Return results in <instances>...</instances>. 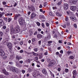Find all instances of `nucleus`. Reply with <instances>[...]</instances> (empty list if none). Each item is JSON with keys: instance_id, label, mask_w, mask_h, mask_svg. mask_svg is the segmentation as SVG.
<instances>
[{"instance_id": "nucleus-1", "label": "nucleus", "mask_w": 78, "mask_h": 78, "mask_svg": "<svg viewBox=\"0 0 78 78\" xmlns=\"http://www.w3.org/2000/svg\"><path fill=\"white\" fill-rule=\"evenodd\" d=\"M10 69L11 71L14 72V73H18V70L16 68L11 67L10 68Z\"/></svg>"}, {"instance_id": "nucleus-2", "label": "nucleus", "mask_w": 78, "mask_h": 78, "mask_svg": "<svg viewBox=\"0 0 78 78\" xmlns=\"http://www.w3.org/2000/svg\"><path fill=\"white\" fill-rule=\"evenodd\" d=\"M6 45L8 46L9 48V51H11V50H12V44L10 42L7 43Z\"/></svg>"}, {"instance_id": "nucleus-3", "label": "nucleus", "mask_w": 78, "mask_h": 78, "mask_svg": "<svg viewBox=\"0 0 78 78\" xmlns=\"http://www.w3.org/2000/svg\"><path fill=\"white\" fill-rule=\"evenodd\" d=\"M78 0H69V2L70 3V5H74L76 3Z\"/></svg>"}, {"instance_id": "nucleus-4", "label": "nucleus", "mask_w": 78, "mask_h": 78, "mask_svg": "<svg viewBox=\"0 0 78 78\" xmlns=\"http://www.w3.org/2000/svg\"><path fill=\"white\" fill-rule=\"evenodd\" d=\"M0 55L1 56H5V53L2 49H0Z\"/></svg>"}, {"instance_id": "nucleus-5", "label": "nucleus", "mask_w": 78, "mask_h": 78, "mask_svg": "<svg viewBox=\"0 0 78 78\" xmlns=\"http://www.w3.org/2000/svg\"><path fill=\"white\" fill-rule=\"evenodd\" d=\"M73 78H75L77 75V72L76 70H74L73 72Z\"/></svg>"}, {"instance_id": "nucleus-6", "label": "nucleus", "mask_w": 78, "mask_h": 78, "mask_svg": "<svg viewBox=\"0 0 78 78\" xmlns=\"http://www.w3.org/2000/svg\"><path fill=\"white\" fill-rule=\"evenodd\" d=\"M36 16V14L34 12L32 13L30 16L31 19H33Z\"/></svg>"}, {"instance_id": "nucleus-7", "label": "nucleus", "mask_w": 78, "mask_h": 78, "mask_svg": "<svg viewBox=\"0 0 78 78\" xmlns=\"http://www.w3.org/2000/svg\"><path fill=\"white\" fill-rule=\"evenodd\" d=\"M20 25L21 26L23 25V23H24L25 21H24V19L22 17H21L20 18Z\"/></svg>"}, {"instance_id": "nucleus-8", "label": "nucleus", "mask_w": 78, "mask_h": 78, "mask_svg": "<svg viewBox=\"0 0 78 78\" xmlns=\"http://www.w3.org/2000/svg\"><path fill=\"white\" fill-rule=\"evenodd\" d=\"M69 6V4H64V8L65 10H67L68 9V6Z\"/></svg>"}, {"instance_id": "nucleus-9", "label": "nucleus", "mask_w": 78, "mask_h": 78, "mask_svg": "<svg viewBox=\"0 0 78 78\" xmlns=\"http://www.w3.org/2000/svg\"><path fill=\"white\" fill-rule=\"evenodd\" d=\"M70 9L71 10H72V11H74L76 10V6H72L70 7Z\"/></svg>"}, {"instance_id": "nucleus-10", "label": "nucleus", "mask_w": 78, "mask_h": 78, "mask_svg": "<svg viewBox=\"0 0 78 78\" xmlns=\"http://www.w3.org/2000/svg\"><path fill=\"white\" fill-rule=\"evenodd\" d=\"M20 17V14L15 15L14 19L15 20H17L18 18Z\"/></svg>"}, {"instance_id": "nucleus-11", "label": "nucleus", "mask_w": 78, "mask_h": 78, "mask_svg": "<svg viewBox=\"0 0 78 78\" xmlns=\"http://www.w3.org/2000/svg\"><path fill=\"white\" fill-rule=\"evenodd\" d=\"M4 25V22L3 20L0 19V26H3Z\"/></svg>"}, {"instance_id": "nucleus-12", "label": "nucleus", "mask_w": 78, "mask_h": 78, "mask_svg": "<svg viewBox=\"0 0 78 78\" xmlns=\"http://www.w3.org/2000/svg\"><path fill=\"white\" fill-rule=\"evenodd\" d=\"M43 36L42 35H41V34H38L37 35V37L38 39H41V38H42Z\"/></svg>"}, {"instance_id": "nucleus-13", "label": "nucleus", "mask_w": 78, "mask_h": 78, "mask_svg": "<svg viewBox=\"0 0 78 78\" xmlns=\"http://www.w3.org/2000/svg\"><path fill=\"white\" fill-rule=\"evenodd\" d=\"M70 19H72V20L73 21H74V22H76V18L72 16H71L70 17Z\"/></svg>"}, {"instance_id": "nucleus-14", "label": "nucleus", "mask_w": 78, "mask_h": 78, "mask_svg": "<svg viewBox=\"0 0 78 78\" xmlns=\"http://www.w3.org/2000/svg\"><path fill=\"white\" fill-rule=\"evenodd\" d=\"M42 72V73L44 75L47 74V71H46V70H45V69H43Z\"/></svg>"}, {"instance_id": "nucleus-15", "label": "nucleus", "mask_w": 78, "mask_h": 78, "mask_svg": "<svg viewBox=\"0 0 78 78\" xmlns=\"http://www.w3.org/2000/svg\"><path fill=\"white\" fill-rule=\"evenodd\" d=\"M35 9H34V7L33 6H31L30 7V11H34L35 10Z\"/></svg>"}, {"instance_id": "nucleus-16", "label": "nucleus", "mask_w": 78, "mask_h": 78, "mask_svg": "<svg viewBox=\"0 0 78 78\" xmlns=\"http://www.w3.org/2000/svg\"><path fill=\"white\" fill-rule=\"evenodd\" d=\"M56 13V15H57V16H59V17H61V16H62V15H61V13L58 12H57Z\"/></svg>"}, {"instance_id": "nucleus-17", "label": "nucleus", "mask_w": 78, "mask_h": 78, "mask_svg": "<svg viewBox=\"0 0 78 78\" xmlns=\"http://www.w3.org/2000/svg\"><path fill=\"white\" fill-rule=\"evenodd\" d=\"M54 65L51 62L49 64V65L48 66V67H52V66H53Z\"/></svg>"}, {"instance_id": "nucleus-18", "label": "nucleus", "mask_w": 78, "mask_h": 78, "mask_svg": "<svg viewBox=\"0 0 78 78\" xmlns=\"http://www.w3.org/2000/svg\"><path fill=\"white\" fill-rule=\"evenodd\" d=\"M48 31H49V29L47 28L46 29V30L44 32L46 34H48Z\"/></svg>"}, {"instance_id": "nucleus-19", "label": "nucleus", "mask_w": 78, "mask_h": 78, "mask_svg": "<svg viewBox=\"0 0 78 78\" xmlns=\"http://www.w3.org/2000/svg\"><path fill=\"white\" fill-rule=\"evenodd\" d=\"M67 53L68 54V55H70V54H71V53H72V52L71 51H68L67 52Z\"/></svg>"}, {"instance_id": "nucleus-20", "label": "nucleus", "mask_w": 78, "mask_h": 78, "mask_svg": "<svg viewBox=\"0 0 78 78\" xmlns=\"http://www.w3.org/2000/svg\"><path fill=\"white\" fill-rule=\"evenodd\" d=\"M6 70H5V69H2V72L3 73H5V72H6Z\"/></svg>"}, {"instance_id": "nucleus-21", "label": "nucleus", "mask_w": 78, "mask_h": 78, "mask_svg": "<svg viewBox=\"0 0 78 78\" xmlns=\"http://www.w3.org/2000/svg\"><path fill=\"white\" fill-rule=\"evenodd\" d=\"M0 78H6V77L2 75H0Z\"/></svg>"}, {"instance_id": "nucleus-22", "label": "nucleus", "mask_w": 78, "mask_h": 78, "mask_svg": "<svg viewBox=\"0 0 78 78\" xmlns=\"http://www.w3.org/2000/svg\"><path fill=\"white\" fill-rule=\"evenodd\" d=\"M8 57H7V56L6 55H4L3 57V58L4 59H7V58Z\"/></svg>"}, {"instance_id": "nucleus-23", "label": "nucleus", "mask_w": 78, "mask_h": 78, "mask_svg": "<svg viewBox=\"0 0 78 78\" xmlns=\"http://www.w3.org/2000/svg\"><path fill=\"white\" fill-rule=\"evenodd\" d=\"M12 15V13H7L6 15V16H11Z\"/></svg>"}, {"instance_id": "nucleus-24", "label": "nucleus", "mask_w": 78, "mask_h": 78, "mask_svg": "<svg viewBox=\"0 0 78 78\" xmlns=\"http://www.w3.org/2000/svg\"><path fill=\"white\" fill-rule=\"evenodd\" d=\"M32 53L33 54L34 56H37V54H36V53H34V52H32Z\"/></svg>"}, {"instance_id": "nucleus-25", "label": "nucleus", "mask_w": 78, "mask_h": 78, "mask_svg": "<svg viewBox=\"0 0 78 78\" xmlns=\"http://www.w3.org/2000/svg\"><path fill=\"white\" fill-rule=\"evenodd\" d=\"M47 5V2H45L44 3V6L45 7V6H46Z\"/></svg>"}, {"instance_id": "nucleus-26", "label": "nucleus", "mask_w": 78, "mask_h": 78, "mask_svg": "<svg viewBox=\"0 0 78 78\" xmlns=\"http://www.w3.org/2000/svg\"><path fill=\"white\" fill-rule=\"evenodd\" d=\"M5 75H9V73L6 71L5 72V73H4Z\"/></svg>"}, {"instance_id": "nucleus-27", "label": "nucleus", "mask_w": 78, "mask_h": 78, "mask_svg": "<svg viewBox=\"0 0 78 78\" xmlns=\"http://www.w3.org/2000/svg\"><path fill=\"white\" fill-rule=\"evenodd\" d=\"M3 35V33L2 32H0V37H2V36Z\"/></svg>"}, {"instance_id": "nucleus-28", "label": "nucleus", "mask_w": 78, "mask_h": 78, "mask_svg": "<svg viewBox=\"0 0 78 78\" xmlns=\"http://www.w3.org/2000/svg\"><path fill=\"white\" fill-rule=\"evenodd\" d=\"M49 14L50 16H53V14L51 12H49Z\"/></svg>"}, {"instance_id": "nucleus-29", "label": "nucleus", "mask_w": 78, "mask_h": 78, "mask_svg": "<svg viewBox=\"0 0 78 78\" xmlns=\"http://www.w3.org/2000/svg\"><path fill=\"white\" fill-rule=\"evenodd\" d=\"M55 61L53 60L51 61V62L54 65V64H55Z\"/></svg>"}, {"instance_id": "nucleus-30", "label": "nucleus", "mask_w": 78, "mask_h": 78, "mask_svg": "<svg viewBox=\"0 0 78 78\" xmlns=\"http://www.w3.org/2000/svg\"><path fill=\"white\" fill-rule=\"evenodd\" d=\"M51 59H50L48 58L47 59V61L48 62H50V61H51Z\"/></svg>"}, {"instance_id": "nucleus-31", "label": "nucleus", "mask_w": 78, "mask_h": 78, "mask_svg": "<svg viewBox=\"0 0 78 78\" xmlns=\"http://www.w3.org/2000/svg\"><path fill=\"white\" fill-rule=\"evenodd\" d=\"M41 25L43 28H45V25H44V23H42Z\"/></svg>"}, {"instance_id": "nucleus-32", "label": "nucleus", "mask_w": 78, "mask_h": 78, "mask_svg": "<svg viewBox=\"0 0 78 78\" xmlns=\"http://www.w3.org/2000/svg\"><path fill=\"white\" fill-rule=\"evenodd\" d=\"M9 64L10 65H12V64H13V62H9Z\"/></svg>"}, {"instance_id": "nucleus-33", "label": "nucleus", "mask_w": 78, "mask_h": 78, "mask_svg": "<svg viewBox=\"0 0 78 78\" xmlns=\"http://www.w3.org/2000/svg\"><path fill=\"white\" fill-rule=\"evenodd\" d=\"M65 20L66 21V22H67V21L69 20V17H66L65 19Z\"/></svg>"}, {"instance_id": "nucleus-34", "label": "nucleus", "mask_w": 78, "mask_h": 78, "mask_svg": "<svg viewBox=\"0 0 78 78\" xmlns=\"http://www.w3.org/2000/svg\"><path fill=\"white\" fill-rule=\"evenodd\" d=\"M4 19L5 22L8 21V18H4Z\"/></svg>"}, {"instance_id": "nucleus-35", "label": "nucleus", "mask_w": 78, "mask_h": 78, "mask_svg": "<svg viewBox=\"0 0 78 78\" xmlns=\"http://www.w3.org/2000/svg\"><path fill=\"white\" fill-rule=\"evenodd\" d=\"M36 23L38 26H40V25H41V23H40L39 22H37Z\"/></svg>"}, {"instance_id": "nucleus-36", "label": "nucleus", "mask_w": 78, "mask_h": 78, "mask_svg": "<svg viewBox=\"0 0 78 78\" xmlns=\"http://www.w3.org/2000/svg\"><path fill=\"white\" fill-rule=\"evenodd\" d=\"M28 72H29V73H30V72H31V69L30 68H29L28 69Z\"/></svg>"}, {"instance_id": "nucleus-37", "label": "nucleus", "mask_w": 78, "mask_h": 78, "mask_svg": "<svg viewBox=\"0 0 78 78\" xmlns=\"http://www.w3.org/2000/svg\"><path fill=\"white\" fill-rule=\"evenodd\" d=\"M16 59H17V60L18 61H19V59H20V57H16Z\"/></svg>"}, {"instance_id": "nucleus-38", "label": "nucleus", "mask_w": 78, "mask_h": 78, "mask_svg": "<svg viewBox=\"0 0 78 78\" xmlns=\"http://www.w3.org/2000/svg\"><path fill=\"white\" fill-rule=\"evenodd\" d=\"M73 58H74V57L73 56H71L70 57V58L71 59H73Z\"/></svg>"}, {"instance_id": "nucleus-39", "label": "nucleus", "mask_w": 78, "mask_h": 78, "mask_svg": "<svg viewBox=\"0 0 78 78\" xmlns=\"http://www.w3.org/2000/svg\"><path fill=\"white\" fill-rule=\"evenodd\" d=\"M3 13H0V18H1V17L3 16Z\"/></svg>"}, {"instance_id": "nucleus-40", "label": "nucleus", "mask_w": 78, "mask_h": 78, "mask_svg": "<svg viewBox=\"0 0 78 78\" xmlns=\"http://www.w3.org/2000/svg\"><path fill=\"white\" fill-rule=\"evenodd\" d=\"M65 72H66V73H67L69 72V69H65Z\"/></svg>"}, {"instance_id": "nucleus-41", "label": "nucleus", "mask_w": 78, "mask_h": 78, "mask_svg": "<svg viewBox=\"0 0 78 78\" xmlns=\"http://www.w3.org/2000/svg\"><path fill=\"white\" fill-rule=\"evenodd\" d=\"M34 50L35 51L37 52V51L38 50V49L35 48L34 49Z\"/></svg>"}, {"instance_id": "nucleus-42", "label": "nucleus", "mask_w": 78, "mask_h": 78, "mask_svg": "<svg viewBox=\"0 0 78 78\" xmlns=\"http://www.w3.org/2000/svg\"><path fill=\"white\" fill-rule=\"evenodd\" d=\"M57 34H55L54 35V36L53 37L54 38H55V37H57Z\"/></svg>"}, {"instance_id": "nucleus-43", "label": "nucleus", "mask_w": 78, "mask_h": 78, "mask_svg": "<svg viewBox=\"0 0 78 78\" xmlns=\"http://www.w3.org/2000/svg\"><path fill=\"white\" fill-rule=\"evenodd\" d=\"M8 22H10L11 21V18H8Z\"/></svg>"}, {"instance_id": "nucleus-44", "label": "nucleus", "mask_w": 78, "mask_h": 78, "mask_svg": "<svg viewBox=\"0 0 78 78\" xmlns=\"http://www.w3.org/2000/svg\"><path fill=\"white\" fill-rule=\"evenodd\" d=\"M22 72L23 73H25V71L23 69L22 70Z\"/></svg>"}, {"instance_id": "nucleus-45", "label": "nucleus", "mask_w": 78, "mask_h": 78, "mask_svg": "<svg viewBox=\"0 0 78 78\" xmlns=\"http://www.w3.org/2000/svg\"><path fill=\"white\" fill-rule=\"evenodd\" d=\"M36 34H37V31H36L34 34V35H36Z\"/></svg>"}, {"instance_id": "nucleus-46", "label": "nucleus", "mask_w": 78, "mask_h": 78, "mask_svg": "<svg viewBox=\"0 0 78 78\" xmlns=\"http://www.w3.org/2000/svg\"><path fill=\"white\" fill-rule=\"evenodd\" d=\"M3 28V29H6V27L5 26H3L2 27Z\"/></svg>"}, {"instance_id": "nucleus-47", "label": "nucleus", "mask_w": 78, "mask_h": 78, "mask_svg": "<svg viewBox=\"0 0 78 78\" xmlns=\"http://www.w3.org/2000/svg\"><path fill=\"white\" fill-rule=\"evenodd\" d=\"M74 27L75 28H77V26L76 24H74Z\"/></svg>"}, {"instance_id": "nucleus-48", "label": "nucleus", "mask_w": 78, "mask_h": 78, "mask_svg": "<svg viewBox=\"0 0 78 78\" xmlns=\"http://www.w3.org/2000/svg\"><path fill=\"white\" fill-rule=\"evenodd\" d=\"M2 3H3V5H6V2H3Z\"/></svg>"}, {"instance_id": "nucleus-49", "label": "nucleus", "mask_w": 78, "mask_h": 78, "mask_svg": "<svg viewBox=\"0 0 78 78\" xmlns=\"http://www.w3.org/2000/svg\"><path fill=\"white\" fill-rule=\"evenodd\" d=\"M16 66H17V67H19L20 66V64L19 63H17L16 64Z\"/></svg>"}, {"instance_id": "nucleus-50", "label": "nucleus", "mask_w": 78, "mask_h": 78, "mask_svg": "<svg viewBox=\"0 0 78 78\" xmlns=\"http://www.w3.org/2000/svg\"><path fill=\"white\" fill-rule=\"evenodd\" d=\"M39 8H42V5L41 4H40V6H39Z\"/></svg>"}, {"instance_id": "nucleus-51", "label": "nucleus", "mask_w": 78, "mask_h": 78, "mask_svg": "<svg viewBox=\"0 0 78 78\" xmlns=\"http://www.w3.org/2000/svg\"><path fill=\"white\" fill-rule=\"evenodd\" d=\"M38 44L39 45L41 44V41H38Z\"/></svg>"}, {"instance_id": "nucleus-52", "label": "nucleus", "mask_w": 78, "mask_h": 78, "mask_svg": "<svg viewBox=\"0 0 78 78\" xmlns=\"http://www.w3.org/2000/svg\"><path fill=\"white\" fill-rule=\"evenodd\" d=\"M48 54V52H47V51L45 52L44 53V55H47V54Z\"/></svg>"}, {"instance_id": "nucleus-53", "label": "nucleus", "mask_w": 78, "mask_h": 78, "mask_svg": "<svg viewBox=\"0 0 78 78\" xmlns=\"http://www.w3.org/2000/svg\"><path fill=\"white\" fill-rule=\"evenodd\" d=\"M23 41H21L20 43V44L21 45H22L23 44Z\"/></svg>"}, {"instance_id": "nucleus-54", "label": "nucleus", "mask_w": 78, "mask_h": 78, "mask_svg": "<svg viewBox=\"0 0 78 78\" xmlns=\"http://www.w3.org/2000/svg\"><path fill=\"white\" fill-rule=\"evenodd\" d=\"M67 25L68 26H69V25H70V22H67Z\"/></svg>"}, {"instance_id": "nucleus-55", "label": "nucleus", "mask_w": 78, "mask_h": 78, "mask_svg": "<svg viewBox=\"0 0 78 78\" xmlns=\"http://www.w3.org/2000/svg\"><path fill=\"white\" fill-rule=\"evenodd\" d=\"M32 42H34V41H35V39L32 38Z\"/></svg>"}, {"instance_id": "nucleus-56", "label": "nucleus", "mask_w": 78, "mask_h": 78, "mask_svg": "<svg viewBox=\"0 0 78 78\" xmlns=\"http://www.w3.org/2000/svg\"><path fill=\"white\" fill-rule=\"evenodd\" d=\"M51 76H52L53 77H55V76L54 75V74H53L52 73H51Z\"/></svg>"}, {"instance_id": "nucleus-57", "label": "nucleus", "mask_w": 78, "mask_h": 78, "mask_svg": "<svg viewBox=\"0 0 78 78\" xmlns=\"http://www.w3.org/2000/svg\"><path fill=\"white\" fill-rule=\"evenodd\" d=\"M60 53H61V54H62V53H63V51L62 50H61L60 51Z\"/></svg>"}, {"instance_id": "nucleus-58", "label": "nucleus", "mask_w": 78, "mask_h": 78, "mask_svg": "<svg viewBox=\"0 0 78 78\" xmlns=\"http://www.w3.org/2000/svg\"><path fill=\"white\" fill-rule=\"evenodd\" d=\"M46 25L47 27H48V26H49V23H46Z\"/></svg>"}, {"instance_id": "nucleus-59", "label": "nucleus", "mask_w": 78, "mask_h": 78, "mask_svg": "<svg viewBox=\"0 0 78 78\" xmlns=\"http://www.w3.org/2000/svg\"><path fill=\"white\" fill-rule=\"evenodd\" d=\"M66 24H65L63 26V27L64 28H66Z\"/></svg>"}, {"instance_id": "nucleus-60", "label": "nucleus", "mask_w": 78, "mask_h": 78, "mask_svg": "<svg viewBox=\"0 0 78 78\" xmlns=\"http://www.w3.org/2000/svg\"><path fill=\"white\" fill-rule=\"evenodd\" d=\"M48 44H51V43H52V41H48Z\"/></svg>"}, {"instance_id": "nucleus-61", "label": "nucleus", "mask_w": 78, "mask_h": 78, "mask_svg": "<svg viewBox=\"0 0 78 78\" xmlns=\"http://www.w3.org/2000/svg\"><path fill=\"white\" fill-rule=\"evenodd\" d=\"M61 4V2H59L58 3V5H60Z\"/></svg>"}, {"instance_id": "nucleus-62", "label": "nucleus", "mask_w": 78, "mask_h": 78, "mask_svg": "<svg viewBox=\"0 0 78 78\" xmlns=\"http://www.w3.org/2000/svg\"><path fill=\"white\" fill-rule=\"evenodd\" d=\"M35 59L36 60H38V58L37 57H35Z\"/></svg>"}, {"instance_id": "nucleus-63", "label": "nucleus", "mask_w": 78, "mask_h": 78, "mask_svg": "<svg viewBox=\"0 0 78 78\" xmlns=\"http://www.w3.org/2000/svg\"><path fill=\"white\" fill-rule=\"evenodd\" d=\"M0 9L1 11H3V8H0Z\"/></svg>"}, {"instance_id": "nucleus-64", "label": "nucleus", "mask_w": 78, "mask_h": 78, "mask_svg": "<svg viewBox=\"0 0 78 78\" xmlns=\"http://www.w3.org/2000/svg\"><path fill=\"white\" fill-rule=\"evenodd\" d=\"M32 2L33 3H35V0H31Z\"/></svg>"}]
</instances>
